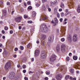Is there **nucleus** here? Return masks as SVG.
<instances>
[{
  "instance_id": "obj_1",
  "label": "nucleus",
  "mask_w": 80,
  "mask_h": 80,
  "mask_svg": "<svg viewBox=\"0 0 80 80\" xmlns=\"http://www.w3.org/2000/svg\"><path fill=\"white\" fill-rule=\"evenodd\" d=\"M45 24L42 25L41 26V29L42 31L44 32H47L48 30V28L47 27H45Z\"/></svg>"
},
{
  "instance_id": "obj_2",
  "label": "nucleus",
  "mask_w": 80,
  "mask_h": 80,
  "mask_svg": "<svg viewBox=\"0 0 80 80\" xmlns=\"http://www.w3.org/2000/svg\"><path fill=\"white\" fill-rule=\"evenodd\" d=\"M55 78L57 80H61L62 79V75L61 74H58L55 76Z\"/></svg>"
},
{
  "instance_id": "obj_3",
  "label": "nucleus",
  "mask_w": 80,
  "mask_h": 80,
  "mask_svg": "<svg viewBox=\"0 0 80 80\" xmlns=\"http://www.w3.org/2000/svg\"><path fill=\"white\" fill-rule=\"evenodd\" d=\"M46 57H47L46 52H42L41 54L40 58H41L42 59H44V58H46Z\"/></svg>"
},
{
  "instance_id": "obj_4",
  "label": "nucleus",
  "mask_w": 80,
  "mask_h": 80,
  "mask_svg": "<svg viewBox=\"0 0 80 80\" xmlns=\"http://www.w3.org/2000/svg\"><path fill=\"white\" fill-rule=\"evenodd\" d=\"M56 56L54 54L52 55L50 58V61L51 62H53L55 60Z\"/></svg>"
},
{
  "instance_id": "obj_5",
  "label": "nucleus",
  "mask_w": 80,
  "mask_h": 80,
  "mask_svg": "<svg viewBox=\"0 0 80 80\" xmlns=\"http://www.w3.org/2000/svg\"><path fill=\"white\" fill-rule=\"evenodd\" d=\"M11 68L10 62H8L5 65V68L6 69V70H8V69L10 68Z\"/></svg>"
},
{
  "instance_id": "obj_6",
  "label": "nucleus",
  "mask_w": 80,
  "mask_h": 80,
  "mask_svg": "<svg viewBox=\"0 0 80 80\" xmlns=\"http://www.w3.org/2000/svg\"><path fill=\"white\" fill-rule=\"evenodd\" d=\"M15 73L13 72H11L9 76V78L11 79H13V77H15Z\"/></svg>"
},
{
  "instance_id": "obj_7",
  "label": "nucleus",
  "mask_w": 80,
  "mask_h": 80,
  "mask_svg": "<svg viewBox=\"0 0 80 80\" xmlns=\"http://www.w3.org/2000/svg\"><path fill=\"white\" fill-rule=\"evenodd\" d=\"M22 19V17L19 16L15 18V21L16 22H20Z\"/></svg>"
},
{
  "instance_id": "obj_8",
  "label": "nucleus",
  "mask_w": 80,
  "mask_h": 80,
  "mask_svg": "<svg viewBox=\"0 0 80 80\" xmlns=\"http://www.w3.org/2000/svg\"><path fill=\"white\" fill-rule=\"evenodd\" d=\"M40 54V51L38 49H36L35 52V57H38Z\"/></svg>"
},
{
  "instance_id": "obj_9",
  "label": "nucleus",
  "mask_w": 80,
  "mask_h": 80,
  "mask_svg": "<svg viewBox=\"0 0 80 80\" xmlns=\"http://www.w3.org/2000/svg\"><path fill=\"white\" fill-rule=\"evenodd\" d=\"M42 18V20H47L48 17H47L46 15L44 14H43L41 16Z\"/></svg>"
},
{
  "instance_id": "obj_10",
  "label": "nucleus",
  "mask_w": 80,
  "mask_h": 80,
  "mask_svg": "<svg viewBox=\"0 0 80 80\" xmlns=\"http://www.w3.org/2000/svg\"><path fill=\"white\" fill-rule=\"evenodd\" d=\"M56 51L58 53H59L60 51V45H58L56 48Z\"/></svg>"
},
{
  "instance_id": "obj_11",
  "label": "nucleus",
  "mask_w": 80,
  "mask_h": 80,
  "mask_svg": "<svg viewBox=\"0 0 80 80\" xmlns=\"http://www.w3.org/2000/svg\"><path fill=\"white\" fill-rule=\"evenodd\" d=\"M65 45L64 44H62L61 45V50L62 52H64L65 50Z\"/></svg>"
},
{
  "instance_id": "obj_12",
  "label": "nucleus",
  "mask_w": 80,
  "mask_h": 80,
  "mask_svg": "<svg viewBox=\"0 0 80 80\" xmlns=\"http://www.w3.org/2000/svg\"><path fill=\"white\" fill-rule=\"evenodd\" d=\"M73 42H77V38L76 36H73Z\"/></svg>"
},
{
  "instance_id": "obj_13",
  "label": "nucleus",
  "mask_w": 80,
  "mask_h": 80,
  "mask_svg": "<svg viewBox=\"0 0 80 80\" xmlns=\"http://www.w3.org/2000/svg\"><path fill=\"white\" fill-rule=\"evenodd\" d=\"M67 38L68 40H72V36L68 35V36Z\"/></svg>"
},
{
  "instance_id": "obj_14",
  "label": "nucleus",
  "mask_w": 80,
  "mask_h": 80,
  "mask_svg": "<svg viewBox=\"0 0 80 80\" xmlns=\"http://www.w3.org/2000/svg\"><path fill=\"white\" fill-rule=\"evenodd\" d=\"M35 15H36V13L34 11H33L32 12V17H35Z\"/></svg>"
},
{
  "instance_id": "obj_15",
  "label": "nucleus",
  "mask_w": 80,
  "mask_h": 80,
  "mask_svg": "<svg viewBox=\"0 0 80 80\" xmlns=\"http://www.w3.org/2000/svg\"><path fill=\"white\" fill-rule=\"evenodd\" d=\"M70 72L71 73H74V69H71L70 70Z\"/></svg>"
},
{
  "instance_id": "obj_16",
  "label": "nucleus",
  "mask_w": 80,
  "mask_h": 80,
  "mask_svg": "<svg viewBox=\"0 0 80 80\" xmlns=\"http://www.w3.org/2000/svg\"><path fill=\"white\" fill-rule=\"evenodd\" d=\"M66 15H68V14H70V12H68V10L66 11Z\"/></svg>"
},
{
  "instance_id": "obj_17",
  "label": "nucleus",
  "mask_w": 80,
  "mask_h": 80,
  "mask_svg": "<svg viewBox=\"0 0 80 80\" xmlns=\"http://www.w3.org/2000/svg\"><path fill=\"white\" fill-rule=\"evenodd\" d=\"M60 6L61 8H64V4H63V3H61V5Z\"/></svg>"
},
{
  "instance_id": "obj_18",
  "label": "nucleus",
  "mask_w": 80,
  "mask_h": 80,
  "mask_svg": "<svg viewBox=\"0 0 80 80\" xmlns=\"http://www.w3.org/2000/svg\"><path fill=\"white\" fill-rule=\"evenodd\" d=\"M77 59H78L77 57L75 56H74L73 57V59L74 60H77Z\"/></svg>"
},
{
  "instance_id": "obj_19",
  "label": "nucleus",
  "mask_w": 80,
  "mask_h": 80,
  "mask_svg": "<svg viewBox=\"0 0 80 80\" xmlns=\"http://www.w3.org/2000/svg\"><path fill=\"white\" fill-rule=\"evenodd\" d=\"M54 20L55 22L57 23H58V19H57V18H54Z\"/></svg>"
},
{
  "instance_id": "obj_20",
  "label": "nucleus",
  "mask_w": 80,
  "mask_h": 80,
  "mask_svg": "<svg viewBox=\"0 0 80 80\" xmlns=\"http://www.w3.org/2000/svg\"><path fill=\"white\" fill-rule=\"evenodd\" d=\"M41 42L42 46H45V41H42Z\"/></svg>"
},
{
  "instance_id": "obj_21",
  "label": "nucleus",
  "mask_w": 80,
  "mask_h": 80,
  "mask_svg": "<svg viewBox=\"0 0 80 80\" xmlns=\"http://www.w3.org/2000/svg\"><path fill=\"white\" fill-rule=\"evenodd\" d=\"M69 77H70V76H69V75H67L65 76V78L66 80H68V78H69Z\"/></svg>"
},
{
  "instance_id": "obj_22",
  "label": "nucleus",
  "mask_w": 80,
  "mask_h": 80,
  "mask_svg": "<svg viewBox=\"0 0 80 80\" xmlns=\"http://www.w3.org/2000/svg\"><path fill=\"white\" fill-rule=\"evenodd\" d=\"M48 40L50 42L52 41V37H49L48 39Z\"/></svg>"
},
{
  "instance_id": "obj_23",
  "label": "nucleus",
  "mask_w": 80,
  "mask_h": 80,
  "mask_svg": "<svg viewBox=\"0 0 80 80\" xmlns=\"http://www.w3.org/2000/svg\"><path fill=\"white\" fill-rule=\"evenodd\" d=\"M42 38L44 40H45V38H46V35H42Z\"/></svg>"
},
{
  "instance_id": "obj_24",
  "label": "nucleus",
  "mask_w": 80,
  "mask_h": 80,
  "mask_svg": "<svg viewBox=\"0 0 80 80\" xmlns=\"http://www.w3.org/2000/svg\"><path fill=\"white\" fill-rule=\"evenodd\" d=\"M42 8L43 10H45L46 8H45V5H44V4L42 5Z\"/></svg>"
},
{
  "instance_id": "obj_25",
  "label": "nucleus",
  "mask_w": 80,
  "mask_h": 80,
  "mask_svg": "<svg viewBox=\"0 0 80 80\" xmlns=\"http://www.w3.org/2000/svg\"><path fill=\"white\" fill-rule=\"evenodd\" d=\"M3 4V2L2 1H0V6L1 7V5H2Z\"/></svg>"
},
{
  "instance_id": "obj_26",
  "label": "nucleus",
  "mask_w": 80,
  "mask_h": 80,
  "mask_svg": "<svg viewBox=\"0 0 80 80\" xmlns=\"http://www.w3.org/2000/svg\"><path fill=\"white\" fill-rule=\"evenodd\" d=\"M46 7L48 8V10H51V8H48V4L46 5Z\"/></svg>"
},
{
  "instance_id": "obj_27",
  "label": "nucleus",
  "mask_w": 80,
  "mask_h": 80,
  "mask_svg": "<svg viewBox=\"0 0 80 80\" xmlns=\"http://www.w3.org/2000/svg\"><path fill=\"white\" fill-rule=\"evenodd\" d=\"M22 67L23 69H25L26 68V67H27V66L25 65H23L22 66Z\"/></svg>"
},
{
  "instance_id": "obj_28",
  "label": "nucleus",
  "mask_w": 80,
  "mask_h": 80,
  "mask_svg": "<svg viewBox=\"0 0 80 80\" xmlns=\"http://www.w3.org/2000/svg\"><path fill=\"white\" fill-rule=\"evenodd\" d=\"M28 10H32V7L31 6H29L28 8Z\"/></svg>"
},
{
  "instance_id": "obj_29",
  "label": "nucleus",
  "mask_w": 80,
  "mask_h": 80,
  "mask_svg": "<svg viewBox=\"0 0 80 80\" xmlns=\"http://www.w3.org/2000/svg\"><path fill=\"white\" fill-rule=\"evenodd\" d=\"M24 18H28V16L26 14H25L24 15Z\"/></svg>"
},
{
  "instance_id": "obj_30",
  "label": "nucleus",
  "mask_w": 80,
  "mask_h": 80,
  "mask_svg": "<svg viewBox=\"0 0 80 80\" xmlns=\"http://www.w3.org/2000/svg\"><path fill=\"white\" fill-rule=\"evenodd\" d=\"M36 7H40V4H38V3H37L35 5Z\"/></svg>"
},
{
  "instance_id": "obj_31",
  "label": "nucleus",
  "mask_w": 80,
  "mask_h": 80,
  "mask_svg": "<svg viewBox=\"0 0 80 80\" xmlns=\"http://www.w3.org/2000/svg\"><path fill=\"white\" fill-rule=\"evenodd\" d=\"M42 3H44L45 2H47V0H42Z\"/></svg>"
},
{
  "instance_id": "obj_32",
  "label": "nucleus",
  "mask_w": 80,
  "mask_h": 80,
  "mask_svg": "<svg viewBox=\"0 0 80 80\" xmlns=\"http://www.w3.org/2000/svg\"><path fill=\"white\" fill-rule=\"evenodd\" d=\"M4 29L5 30H7L8 29V28L7 26H5L4 28Z\"/></svg>"
},
{
  "instance_id": "obj_33",
  "label": "nucleus",
  "mask_w": 80,
  "mask_h": 80,
  "mask_svg": "<svg viewBox=\"0 0 80 80\" xmlns=\"http://www.w3.org/2000/svg\"><path fill=\"white\" fill-rule=\"evenodd\" d=\"M20 49H21V50H23V47L22 46H20Z\"/></svg>"
},
{
  "instance_id": "obj_34",
  "label": "nucleus",
  "mask_w": 80,
  "mask_h": 80,
  "mask_svg": "<svg viewBox=\"0 0 80 80\" xmlns=\"http://www.w3.org/2000/svg\"><path fill=\"white\" fill-rule=\"evenodd\" d=\"M53 3L55 5H57V4L58 3L57 1H54Z\"/></svg>"
},
{
  "instance_id": "obj_35",
  "label": "nucleus",
  "mask_w": 80,
  "mask_h": 80,
  "mask_svg": "<svg viewBox=\"0 0 80 80\" xmlns=\"http://www.w3.org/2000/svg\"><path fill=\"white\" fill-rule=\"evenodd\" d=\"M66 60L67 61H69V60H70V58L69 57H67L66 58Z\"/></svg>"
},
{
  "instance_id": "obj_36",
  "label": "nucleus",
  "mask_w": 80,
  "mask_h": 80,
  "mask_svg": "<svg viewBox=\"0 0 80 80\" xmlns=\"http://www.w3.org/2000/svg\"><path fill=\"white\" fill-rule=\"evenodd\" d=\"M28 23H32L33 22L32 21H28Z\"/></svg>"
},
{
  "instance_id": "obj_37",
  "label": "nucleus",
  "mask_w": 80,
  "mask_h": 80,
  "mask_svg": "<svg viewBox=\"0 0 80 80\" xmlns=\"http://www.w3.org/2000/svg\"><path fill=\"white\" fill-rule=\"evenodd\" d=\"M77 10H80V6L78 5L77 8Z\"/></svg>"
},
{
  "instance_id": "obj_38",
  "label": "nucleus",
  "mask_w": 80,
  "mask_h": 80,
  "mask_svg": "<svg viewBox=\"0 0 80 80\" xmlns=\"http://www.w3.org/2000/svg\"><path fill=\"white\" fill-rule=\"evenodd\" d=\"M30 47V44L29 43L28 45H27V47H28V48H29Z\"/></svg>"
},
{
  "instance_id": "obj_39",
  "label": "nucleus",
  "mask_w": 80,
  "mask_h": 80,
  "mask_svg": "<svg viewBox=\"0 0 80 80\" xmlns=\"http://www.w3.org/2000/svg\"><path fill=\"white\" fill-rule=\"evenodd\" d=\"M61 41H62V42H64V41H65V38H62L61 39Z\"/></svg>"
},
{
  "instance_id": "obj_40",
  "label": "nucleus",
  "mask_w": 80,
  "mask_h": 80,
  "mask_svg": "<svg viewBox=\"0 0 80 80\" xmlns=\"http://www.w3.org/2000/svg\"><path fill=\"white\" fill-rule=\"evenodd\" d=\"M46 75H50V72H46Z\"/></svg>"
},
{
  "instance_id": "obj_41",
  "label": "nucleus",
  "mask_w": 80,
  "mask_h": 80,
  "mask_svg": "<svg viewBox=\"0 0 80 80\" xmlns=\"http://www.w3.org/2000/svg\"><path fill=\"white\" fill-rule=\"evenodd\" d=\"M31 3V2L30 1H28L27 3V5H30Z\"/></svg>"
},
{
  "instance_id": "obj_42",
  "label": "nucleus",
  "mask_w": 80,
  "mask_h": 80,
  "mask_svg": "<svg viewBox=\"0 0 80 80\" xmlns=\"http://www.w3.org/2000/svg\"><path fill=\"white\" fill-rule=\"evenodd\" d=\"M3 12H4V15H6V11H3Z\"/></svg>"
},
{
  "instance_id": "obj_43",
  "label": "nucleus",
  "mask_w": 80,
  "mask_h": 80,
  "mask_svg": "<svg viewBox=\"0 0 80 80\" xmlns=\"http://www.w3.org/2000/svg\"><path fill=\"white\" fill-rule=\"evenodd\" d=\"M57 16L58 17V18H59V17H60V14L58 13L57 14Z\"/></svg>"
},
{
  "instance_id": "obj_44",
  "label": "nucleus",
  "mask_w": 80,
  "mask_h": 80,
  "mask_svg": "<svg viewBox=\"0 0 80 80\" xmlns=\"http://www.w3.org/2000/svg\"><path fill=\"white\" fill-rule=\"evenodd\" d=\"M60 22H62V21H63V19L61 18L60 19Z\"/></svg>"
},
{
  "instance_id": "obj_45",
  "label": "nucleus",
  "mask_w": 80,
  "mask_h": 80,
  "mask_svg": "<svg viewBox=\"0 0 80 80\" xmlns=\"http://www.w3.org/2000/svg\"><path fill=\"white\" fill-rule=\"evenodd\" d=\"M67 22L65 21V22H63V25H65V24H67Z\"/></svg>"
},
{
  "instance_id": "obj_46",
  "label": "nucleus",
  "mask_w": 80,
  "mask_h": 80,
  "mask_svg": "<svg viewBox=\"0 0 80 80\" xmlns=\"http://www.w3.org/2000/svg\"><path fill=\"white\" fill-rule=\"evenodd\" d=\"M23 73H26V70H23Z\"/></svg>"
},
{
  "instance_id": "obj_47",
  "label": "nucleus",
  "mask_w": 80,
  "mask_h": 80,
  "mask_svg": "<svg viewBox=\"0 0 80 80\" xmlns=\"http://www.w3.org/2000/svg\"><path fill=\"white\" fill-rule=\"evenodd\" d=\"M73 2H71L70 3V6H71V7H72V5H73Z\"/></svg>"
},
{
  "instance_id": "obj_48",
  "label": "nucleus",
  "mask_w": 80,
  "mask_h": 80,
  "mask_svg": "<svg viewBox=\"0 0 80 80\" xmlns=\"http://www.w3.org/2000/svg\"><path fill=\"white\" fill-rule=\"evenodd\" d=\"M73 78L72 77H69L70 80H73Z\"/></svg>"
},
{
  "instance_id": "obj_49",
  "label": "nucleus",
  "mask_w": 80,
  "mask_h": 80,
  "mask_svg": "<svg viewBox=\"0 0 80 80\" xmlns=\"http://www.w3.org/2000/svg\"><path fill=\"white\" fill-rule=\"evenodd\" d=\"M15 51H17L18 50V48H16L14 49Z\"/></svg>"
},
{
  "instance_id": "obj_50",
  "label": "nucleus",
  "mask_w": 80,
  "mask_h": 80,
  "mask_svg": "<svg viewBox=\"0 0 80 80\" xmlns=\"http://www.w3.org/2000/svg\"><path fill=\"white\" fill-rule=\"evenodd\" d=\"M7 5H10V2H8L7 3Z\"/></svg>"
},
{
  "instance_id": "obj_51",
  "label": "nucleus",
  "mask_w": 80,
  "mask_h": 80,
  "mask_svg": "<svg viewBox=\"0 0 80 80\" xmlns=\"http://www.w3.org/2000/svg\"><path fill=\"white\" fill-rule=\"evenodd\" d=\"M45 80H48V77H46L45 78H44Z\"/></svg>"
},
{
  "instance_id": "obj_52",
  "label": "nucleus",
  "mask_w": 80,
  "mask_h": 80,
  "mask_svg": "<svg viewBox=\"0 0 80 80\" xmlns=\"http://www.w3.org/2000/svg\"><path fill=\"white\" fill-rule=\"evenodd\" d=\"M24 79H25V80H28V78L25 77L24 78Z\"/></svg>"
},
{
  "instance_id": "obj_53",
  "label": "nucleus",
  "mask_w": 80,
  "mask_h": 80,
  "mask_svg": "<svg viewBox=\"0 0 80 80\" xmlns=\"http://www.w3.org/2000/svg\"><path fill=\"white\" fill-rule=\"evenodd\" d=\"M10 34H12V33H13V31L12 30L10 31Z\"/></svg>"
},
{
  "instance_id": "obj_54",
  "label": "nucleus",
  "mask_w": 80,
  "mask_h": 80,
  "mask_svg": "<svg viewBox=\"0 0 80 80\" xmlns=\"http://www.w3.org/2000/svg\"><path fill=\"white\" fill-rule=\"evenodd\" d=\"M57 23L56 22L54 23L53 24V26H56V25H57Z\"/></svg>"
},
{
  "instance_id": "obj_55",
  "label": "nucleus",
  "mask_w": 80,
  "mask_h": 80,
  "mask_svg": "<svg viewBox=\"0 0 80 80\" xmlns=\"http://www.w3.org/2000/svg\"><path fill=\"white\" fill-rule=\"evenodd\" d=\"M31 61L32 62H33L34 61V58H32L31 59Z\"/></svg>"
},
{
  "instance_id": "obj_56",
  "label": "nucleus",
  "mask_w": 80,
  "mask_h": 80,
  "mask_svg": "<svg viewBox=\"0 0 80 80\" xmlns=\"http://www.w3.org/2000/svg\"><path fill=\"white\" fill-rule=\"evenodd\" d=\"M57 33H58L59 32V29H57Z\"/></svg>"
},
{
  "instance_id": "obj_57",
  "label": "nucleus",
  "mask_w": 80,
  "mask_h": 80,
  "mask_svg": "<svg viewBox=\"0 0 80 80\" xmlns=\"http://www.w3.org/2000/svg\"><path fill=\"white\" fill-rule=\"evenodd\" d=\"M15 79L16 80H18V78L17 77H16L15 78Z\"/></svg>"
},
{
  "instance_id": "obj_58",
  "label": "nucleus",
  "mask_w": 80,
  "mask_h": 80,
  "mask_svg": "<svg viewBox=\"0 0 80 80\" xmlns=\"http://www.w3.org/2000/svg\"><path fill=\"white\" fill-rule=\"evenodd\" d=\"M68 20V19L66 18H65L64 19V22H66V21H67Z\"/></svg>"
},
{
  "instance_id": "obj_59",
  "label": "nucleus",
  "mask_w": 80,
  "mask_h": 80,
  "mask_svg": "<svg viewBox=\"0 0 80 80\" xmlns=\"http://www.w3.org/2000/svg\"><path fill=\"white\" fill-rule=\"evenodd\" d=\"M16 57H17V55L16 54H14L13 55V57L14 58H16Z\"/></svg>"
},
{
  "instance_id": "obj_60",
  "label": "nucleus",
  "mask_w": 80,
  "mask_h": 80,
  "mask_svg": "<svg viewBox=\"0 0 80 80\" xmlns=\"http://www.w3.org/2000/svg\"><path fill=\"white\" fill-rule=\"evenodd\" d=\"M17 67H18V68H20V64H18L17 65Z\"/></svg>"
},
{
  "instance_id": "obj_61",
  "label": "nucleus",
  "mask_w": 80,
  "mask_h": 80,
  "mask_svg": "<svg viewBox=\"0 0 80 80\" xmlns=\"http://www.w3.org/2000/svg\"><path fill=\"white\" fill-rule=\"evenodd\" d=\"M2 33L3 34H5V31H4V30H2Z\"/></svg>"
},
{
  "instance_id": "obj_62",
  "label": "nucleus",
  "mask_w": 80,
  "mask_h": 80,
  "mask_svg": "<svg viewBox=\"0 0 80 80\" xmlns=\"http://www.w3.org/2000/svg\"><path fill=\"white\" fill-rule=\"evenodd\" d=\"M64 15V13H63V12H62V13H61V16H62V17H63V15Z\"/></svg>"
},
{
  "instance_id": "obj_63",
  "label": "nucleus",
  "mask_w": 80,
  "mask_h": 80,
  "mask_svg": "<svg viewBox=\"0 0 80 80\" xmlns=\"http://www.w3.org/2000/svg\"><path fill=\"white\" fill-rule=\"evenodd\" d=\"M3 46V45L2 43H0V47H2Z\"/></svg>"
},
{
  "instance_id": "obj_64",
  "label": "nucleus",
  "mask_w": 80,
  "mask_h": 80,
  "mask_svg": "<svg viewBox=\"0 0 80 80\" xmlns=\"http://www.w3.org/2000/svg\"><path fill=\"white\" fill-rule=\"evenodd\" d=\"M58 10V8H54V10Z\"/></svg>"
}]
</instances>
